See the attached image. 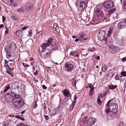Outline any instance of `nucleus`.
Masks as SVG:
<instances>
[{
	"instance_id": "1a4fd4ad",
	"label": "nucleus",
	"mask_w": 126,
	"mask_h": 126,
	"mask_svg": "<svg viewBox=\"0 0 126 126\" xmlns=\"http://www.w3.org/2000/svg\"><path fill=\"white\" fill-rule=\"evenodd\" d=\"M96 122L95 119L90 118L88 120L87 124L89 125L92 126Z\"/></svg>"
},
{
	"instance_id": "412c9836",
	"label": "nucleus",
	"mask_w": 126,
	"mask_h": 126,
	"mask_svg": "<svg viewBox=\"0 0 126 126\" xmlns=\"http://www.w3.org/2000/svg\"><path fill=\"white\" fill-rule=\"evenodd\" d=\"M107 66V65L104 64H102V71L103 72H105L106 71Z\"/></svg>"
},
{
	"instance_id": "aec40b11",
	"label": "nucleus",
	"mask_w": 126,
	"mask_h": 126,
	"mask_svg": "<svg viewBox=\"0 0 126 126\" xmlns=\"http://www.w3.org/2000/svg\"><path fill=\"white\" fill-rule=\"evenodd\" d=\"M50 45L48 44L47 43L45 44H43V45L41 46V47L44 50L47 47H49Z\"/></svg>"
},
{
	"instance_id": "7c9ffc66",
	"label": "nucleus",
	"mask_w": 126,
	"mask_h": 126,
	"mask_svg": "<svg viewBox=\"0 0 126 126\" xmlns=\"http://www.w3.org/2000/svg\"><path fill=\"white\" fill-rule=\"evenodd\" d=\"M9 89H10V85H8L6 86L4 90V93H5Z\"/></svg>"
},
{
	"instance_id": "4468645a",
	"label": "nucleus",
	"mask_w": 126,
	"mask_h": 126,
	"mask_svg": "<svg viewBox=\"0 0 126 126\" xmlns=\"http://www.w3.org/2000/svg\"><path fill=\"white\" fill-rule=\"evenodd\" d=\"M58 47V45L57 42L53 43L51 45V48L52 49H56Z\"/></svg>"
},
{
	"instance_id": "8fccbe9b",
	"label": "nucleus",
	"mask_w": 126,
	"mask_h": 126,
	"mask_svg": "<svg viewBox=\"0 0 126 126\" xmlns=\"http://www.w3.org/2000/svg\"><path fill=\"white\" fill-rule=\"evenodd\" d=\"M115 79L116 80H118L119 79L118 76V75H116L115 77Z\"/></svg>"
},
{
	"instance_id": "4d7b16f0",
	"label": "nucleus",
	"mask_w": 126,
	"mask_h": 126,
	"mask_svg": "<svg viewBox=\"0 0 126 126\" xmlns=\"http://www.w3.org/2000/svg\"><path fill=\"white\" fill-rule=\"evenodd\" d=\"M2 21L4 23L5 21V18L4 16H3L2 17Z\"/></svg>"
},
{
	"instance_id": "052dcab7",
	"label": "nucleus",
	"mask_w": 126,
	"mask_h": 126,
	"mask_svg": "<svg viewBox=\"0 0 126 126\" xmlns=\"http://www.w3.org/2000/svg\"><path fill=\"white\" fill-rule=\"evenodd\" d=\"M38 73V71L37 70H36V72L34 73V75H37Z\"/></svg>"
},
{
	"instance_id": "423d86ee",
	"label": "nucleus",
	"mask_w": 126,
	"mask_h": 126,
	"mask_svg": "<svg viewBox=\"0 0 126 126\" xmlns=\"http://www.w3.org/2000/svg\"><path fill=\"white\" fill-rule=\"evenodd\" d=\"M40 56L42 59H46L48 57V53L47 52L45 53V52L42 51L40 52Z\"/></svg>"
},
{
	"instance_id": "bb28decb",
	"label": "nucleus",
	"mask_w": 126,
	"mask_h": 126,
	"mask_svg": "<svg viewBox=\"0 0 126 126\" xmlns=\"http://www.w3.org/2000/svg\"><path fill=\"white\" fill-rule=\"evenodd\" d=\"M94 87H92L90 89L89 92V94L91 96L92 95L94 91Z\"/></svg>"
},
{
	"instance_id": "20e7f679",
	"label": "nucleus",
	"mask_w": 126,
	"mask_h": 126,
	"mask_svg": "<svg viewBox=\"0 0 126 126\" xmlns=\"http://www.w3.org/2000/svg\"><path fill=\"white\" fill-rule=\"evenodd\" d=\"M62 110V108L61 106H59L56 108L53 111L50 112V114L52 116L55 115L56 114H59L61 112Z\"/></svg>"
},
{
	"instance_id": "e2e57ef3",
	"label": "nucleus",
	"mask_w": 126,
	"mask_h": 126,
	"mask_svg": "<svg viewBox=\"0 0 126 126\" xmlns=\"http://www.w3.org/2000/svg\"><path fill=\"white\" fill-rule=\"evenodd\" d=\"M6 72V73H8V74H11V72L10 71H7V72Z\"/></svg>"
},
{
	"instance_id": "864d4df0",
	"label": "nucleus",
	"mask_w": 126,
	"mask_h": 126,
	"mask_svg": "<svg viewBox=\"0 0 126 126\" xmlns=\"http://www.w3.org/2000/svg\"><path fill=\"white\" fill-rule=\"evenodd\" d=\"M44 117L46 120H48L49 119V117H48L46 115L44 116Z\"/></svg>"
},
{
	"instance_id": "f03ea898",
	"label": "nucleus",
	"mask_w": 126,
	"mask_h": 126,
	"mask_svg": "<svg viewBox=\"0 0 126 126\" xmlns=\"http://www.w3.org/2000/svg\"><path fill=\"white\" fill-rule=\"evenodd\" d=\"M112 100L110 99L106 105V108H107L106 110V112L108 113L110 112H116L118 109V106L116 104H115L113 103H111L109 104V103Z\"/></svg>"
},
{
	"instance_id": "cd10ccee",
	"label": "nucleus",
	"mask_w": 126,
	"mask_h": 126,
	"mask_svg": "<svg viewBox=\"0 0 126 126\" xmlns=\"http://www.w3.org/2000/svg\"><path fill=\"white\" fill-rule=\"evenodd\" d=\"M101 97V96H100V95H99L98 96V98L97 99V103L100 105H101V101L99 99Z\"/></svg>"
},
{
	"instance_id": "a19ab883",
	"label": "nucleus",
	"mask_w": 126,
	"mask_h": 126,
	"mask_svg": "<svg viewBox=\"0 0 126 126\" xmlns=\"http://www.w3.org/2000/svg\"><path fill=\"white\" fill-rule=\"evenodd\" d=\"M28 27L27 26H25V27H23V28H22L21 30H22H22H26V29H27V28H28Z\"/></svg>"
},
{
	"instance_id": "79ce46f5",
	"label": "nucleus",
	"mask_w": 126,
	"mask_h": 126,
	"mask_svg": "<svg viewBox=\"0 0 126 126\" xmlns=\"http://www.w3.org/2000/svg\"><path fill=\"white\" fill-rule=\"evenodd\" d=\"M57 27V25L56 23H54L53 26V28L55 29H56Z\"/></svg>"
},
{
	"instance_id": "f3484780",
	"label": "nucleus",
	"mask_w": 126,
	"mask_h": 126,
	"mask_svg": "<svg viewBox=\"0 0 126 126\" xmlns=\"http://www.w3.org/2000/svg\"><path fill=\"white\" fill-rule=\"evenodd\" d=\"M10 85L12 88L15 89H16V86L18 85V83L17 82H15L11 83Z\"/></svg>"
},
{
	"instance_id": "0e129e2a",
	"label": "nucleus",
	"mask_w": 126,
	"mask_h": 126,
	"mask_svg": "<svg viewBox=\"0 0 126 126\" xmlns=\"http://www.w3.org/2000/svg\"><path fill=\"white\" fill-rule=\"evenodd\" d=\"M15 117H16V118H18V119H20L19 118H20V116H19V115H16V116H15Z\"/></svg>"
},
{
	"instance_id": "c756f323",
	"label": "nucleus",
	"mask_w": 126,
	"mask_h": 126,
	"mask_svg": "<svg viewBox=\"0 0 126 126\" xmlns=\"http://www.w3.org/2000/svg\"><path fill=\"white\" fill-rule=\"evenodd\" d=\"M117 87V86L114 85L112 84L110 85L109 86V87L111 90H113L114 89H115Z\"/></svg>"
},
{
	"instance_id": "6ab92c4d",
	"label": "nucleus",
	"mask_w": 126,
	"mask_h": 126,
	"mask_svg": "<svg viewBox=\"0 0 126 126\" xmlns=\"http://www.w3.org/2000/svg\"><path fill=\"white\" fill-rule=\"evenodd\" d=\"M113 28L112 27H110L108 31L107 34V36L108 37H110L111 34L113 30Z\"/></svg>"
},
{
	"instance_id": "2eb2a0df",
	"label": "nucleus",
	"mask_w": 126,
	"mask_h": 126,
	"mask_svg": "<svg viewBox=\"0 0 126 126\" xmlns=\"http://www.w3.org/2000/svg\"><path fill=\"white\" fill-rule=\"evenodd\" d=\"M70 55L71 56H72L75 57H79V54L76 52L72 51L70 52Z\"/></svg>"
},
{
	"instance_id": "72a5a7b5",
	"label": "nucleus",
	"mask_w": 126,
	"mask_h": 126,
	"mask_svg": "<svg viewBox=\"0 0 126 126\" xmlns=\"http://www.w3.org/2000/svg\"><path fill=\"white\" fill-rule=\"evenodd\" d=\"M121 78H122L123 77L126 76V72H122L121 73Z\"/></svg>"
},
{
	"instance_id": "c9c22d12",
	"label": "nucleus",
	"mask_w": 126,
	"mask_h": 126,
	"mask_svg": "<svg viewBox=\"0 0 126 126\" xmlns=\"http://www.w3.org/2000/svg\"><path fill=\"white\" fill-rule=\"evenodd\" d=\"M14 117V116L13 115H8V116L7 117V118L8 119H9L10 120H11L12 119V118H10V117L13 118Z\"/></svg>"
},
{
	"instance_id": "e433bc0d",
	"label": "nucleus",
	"mask_w": 126,
	"mask_h": 126,
	"mask_svg": "<svg viewBox=\"0 0 126 126\" xmlns=\"http://www.w3.org/2000/svg\"><path fill=\"white\" fill-rule=\"evenodd\" d=\"M93 85H92V84H88L87 86H86V87L87 88L88 87L90 89L92 87H94L93 86Z\"/></svg>"
},
{
	"instance_id": "39448f33",
	"label": "nucleus",
	"mask_w": 126,
	"mask_h": 126,
	"mask_svg": "<svg viewBox=\"0 0 126 126\" xmlns=\"http://www.w3.org/2000/svg\"><path fill=\"white\" fill-rule=\"evenodd\" d=\"M73 68V65L68 63H67L64 66V68L68 72L72 70Z\"/></svg>"
},
{
	"instance_id": "4be33fe9",
	"label": "nucleus",
	"mask_w": 126,
	"mask_h": 126,
	"mask_svg": "<svg viewBox=\"0 0 126 126\" xmlns=\"http://www.w3.org/2000/svg\"><path fill=\"white\" fill-rule=\"evenodd\" d=\"M88 120L87 118L85 117L83 118L81 122L84 124H87Z\"/></svg>"
},
{
	"instance_id": "6e6552de",
	"label": "nucleus",
	"mask_w": 126,
	"mask_h": 126,
	"mask_svg": "<svg viewBox=\"0 0 126 126\" xmlns=\"http://www.w3.org/2000/svg\"><path fill=\"white\" fill-rule=\"evenodd\" d=\"M106 34L104 30L100 31L98 34V36H99L100 39L103 40Z\"/></svg>"
},
{
	"instance_id": "9d476101",
	"label": "nucleus",
	"mask_w": 126,
	"mask_h": 126,
	"mask_svg": "<svg viewBox=\"0 0 126 126\" xmlns=\"http://www.w3.org/2000/svg\"><path fill=\"white\" fill-rule=\"evenodd\" d=\"M96 14L97 16L99 19H101L102 17L103 13L102 11L100 9H98L96 10Z\"/></svg>"
},
{
	"instance_id": "37998d69",
	"label": "nucleus",
	"mask_w": 126,
	"mask_h": 126,
	"mask_svg": "<svg viewBox=\"0 0 126 126\" xmlns=\"http://www.w3.org/2000/svg\"><path fill=\"white\" fill-rule=\"evenodd\" d=\"M8 69L10 70H13L14 69V68L13 67H10L9 66V68H7Z\"/></svg>"
},
{
	"instance_id": "338daca9",
	"label": "nucleus",
	"mask_w": 126,
	"mask_h": 126,
	"mask_svg": "<svg viewBox=\"0 0 126 126\" xmlns=\"http://www.w3.org/2000/svg\"><path fill=\"white\" fill-rule=\"evenodd\" d=\"M96 59L97 60H99L100 59V57L98 56H97L96 57Z\"/></svg>"
},
{
	"instance_id": "58836bf2",
	"label": "nucleus",
	"mask_w": 126,
	"mask_h": 126,
	"mask_svg": "<svg viewBox=\"0 0 126 126\" xmlns=\"http://www.w3.org/2000/svg\"><path fill=\"white\" fill-rule=\"evenodd\" d=\"M8 124L7 122H5L2 124V126H8Z\"/></svg>"
},
{
	"instance_id": "dca6fc26",
	"label": "nucleus",
	"mask_w": 126,
	"mask_h": 126,
	"mask_svg": "<svg viewBox=\"0 0 126 126\" xmlns=\"http://www.w3.org/2000/svg\"><path fill=\"white\" fill-rule=\"evenodd\" d=\"M6 47H5V50L6 52V57L7 58L9 59L11 57V52H9V51H7V50L6 49Z\"/></svg>"
},
{
	"instance_id": "ddd939ff",
	"label": "nucleus",
	"mask_w": 126,
	"mask_h": 126,
	"mask_svg": "<svg viewBox=\"0 0 126 126\" xmlns=\"http://www.w3.org/2000/svg\"><path fill=\"white\" fill-rule=\"evenodd\" d=\"M63 94L64 95L67 97H69L70 94L69 91L67 89H65L63 91Z\"/></svg>"
},
{
	"instance_id": "603ef678",
	"label": "nucleus",
	"mask_w": 126,
	"mask_h": 126,
	"mask_svg": "<svg viewBox=\"0 0 126 126\" xmlns=\"http://www.w3.org/2000/svg\"><path fill=\"white\" fill-rule=\"evenodd\" d=\"M4 65L7 68L9 67V66L8 64V63H5Z\"/></svg>"
},
{
	"instance_id": "2f4dec72",
	"label": "nucleus",
	"mask_w": 126,
	"mask_h": 126,
	"mask_svg": "<svg viewBox=\"0 0 126 126\" xmlns=\"http://www.w3.org/2000/svg\"><path fill=\"white\" fill-rule=\"evenodd\" d=\"M77 81L75 79H73L72 80V85L74 87H75L76 83Z\"/></svg>"
},
{
	"instance_id": "7ed1b4c3",
	"label": "nucleus",
	"mask_w": 126,
	"mask_h": 126,
	"mask_svg": "<svg viewBox=\"0 0 126 126\" xmlns=\"http://www.w3.org/2000/svg\"><path fill=\"white\" fill-rule=\"evenodd\" d=\"M113 2L111 1H107L104 4V7L107 9H110L113 7Z\"/></svg>"
},
{
	"instance_id": "a18cd8bd",
	"label": "nucleus",
	"mask_w": 126,
	"mask_h": 126,
	"mask_svg": "<svg viewBox=\"0 0 126 126\" xmlns=\"http://www.w3.org/2000/svg\"><path fill=\"white\" fill-rule=\"evenodd\" d=\"M124 23L123 24H122V26L123 28H124L126 26V23L125 22V21H124Z\"/></svg>"
},
{
	"instance_id": "4c0bfd02",
	"label": "nucleus",
	"mask_w": 126,
	"mask_h": 126,
	"mask_svg": "<svg viewBox=\"0 0 126 126\" xmlns=\"http://www.w3.org/2000/svg\"><path fill=\"white\" fill-rule=\"evenodd\" d=\"M14 1V0H9L8 2L9 4L12 5V3H13Z\"/></svg>"
},
{
	"instance_id": "c85d7f7f",
	"label": "nucleus",
	"mask_w": 126,
	"mask_h": 126,
	"mask_svg": "<svg viewBox=\"0 0 126 126\" xmlns=\"http://www.w3.org/2000/svg\"><path fill=\"white\" fill-rule=\"evenodd\" d=\"M124 23V22H121L118 25L117 27L119 29H121L122 28H123L122 25Z\"/></svg>"
},
{
	"instance_id": "5fc2aeb1",
	"label": "nucleus",
	"mask_w": 126,
	"mask_h": 126,
	"mask_svg": "<svg viewBox=\"0 0 126 126\" xmlns=\"http://www.w3.org/2000/svg\"><path fill=\"white\" fill-rule=\"evenodd\" d=\"M75 101H74L72 104V109L74 107L75 105Z\"/></svg>"
},
{
	"instance_id": "f8f14e48",
	"label": "nucleus",
	"mask_w": 126,
	"mask_h": 126,
	"mask_svg": "<svg viewBox=\"0 0 126 126\" xmlns=\"http://www.w3.org/2000/svg\"><path fill=\"white\" fill-rule=\"evenodd\" d=\"M85 34L84 32H82L80 33L78 36L79 39L81 40H85L86 38H84Z\"/></svg>"
},
{
	"instance_id": "6e6d98bb",
	"label": "nucleus",
	"mask_w": 126,
	"mask_h": 126,
	"mask_svg": "<svg viewBox=\"0 0 126 126\" xmlns=\"http://www.w3.org/2000/svg\"><path fill=\"white\" fill-rule=\"evenodd\" d=\"M37 106V103L36 102V101H35V105H34L33 106V108H35Z\"/></svg>"
},
{
	"instance_id": "09e8293b",
	"label": "nucleus",
	"mask_w": 126,
	"mask_h": 126,
	"mask_svg": "<svg viewBox=\"0 0 126 126\" xmlns=\"http://www.w3.org/2000/svg\"><path fill=\"white\" fill-rule=\"evenodd\" d=\"M11 17L12 18V19H13V20H16V18H15L14 16H11Z\"/></svg>"
},
{
	"instance_id": "f704fd0d",
	"label": "nucleus",
	"mask_w": 126,
	"mask_h": 126,
	"mask_svg": "<svg viewBox=\"0 0 126 126\" xmlns=\"http://www.w3.org/2000/svg\"><path fill=\"white\" fill-rule=\"evenodd\" d=\"M11 48L13 49H15L16 47V45L15 43H12L11 44Z\"/></svg>"
},
{
	"instance_id": "a211bd4d",
	"label": "nucleus",
	"mask_w": 126,
	"mask_h": 126,
	"mask_svg": "<svg viewBox=\"0 0 126 126\" xmlns=\"http://www.w3.org/2000/svg\"><path fill=\"white\" fill-rule=\"evenodd\" d=\"M16 35L19 37H21L22 35V30L20 29L16 32Z\"/></svg>"
},
{
	"instance_id": "0eeeda50",
	"label": "nucleus",
	"mask_w": 126,
	"mask_h": 126,
	"mask_svg": "<svg viewBox=\"0 0 126 126\" xmlns=\"http://www.w3.org/2000/svg\"><path fill=\"white\" fill-rule=\"evenodd\" d=\"M26 5L27 6V10L28 11H31L33 9V4L32 3H27L26 4Z\"/></svg>"
},
{
	"instance_id": "de8ad7c7",
	"label": "nucleus",
	"mask_w": 126,
	"mask_h": 126,
	"mask_svg": "<svg viewBox=\"0 0 126 126\" xmlns=\"http://www.w3.org/2000/svg\"><path fill=\"white\" fill-rule=\"evenodd\" d=\"M122 61L123 62H125L126 61V57L123 58L122 59Z\"/></svg>"
},
{
	"instance_id": "69168bd1",
	"label": "nucleus",
	"mask_w": 126,
	"mask_h": 126,
	"mask_svg": "<svg viewBox=\"0 0 126 126\" xmlns=\"http://www.w3.org/2000/svg\"><path fill=\"white\" fill-rule=\"evenodd\" d=\"M22 126H28L27 125H24V124H21Z\"/></svg>"
},
{
	"instance_id": "49530a36",
	"label": "nucleus",
	"mask_w": 126,
	"mask_h": 126,
	"mask_svg": "<svg viewBox=\"0 0 126 126\" xmlns=\"http://www.w3.org/2000/svg\"><path fill=\"white\" fill-rule=\"evenodd\" d=\"M16 0H14V2H13V3H12V5L13 6H15L16 5Z\"/></svg>"
},
{
	"instance_id": "a878e982",
	"label": "nucleus",
	"mask_w": 126,
	"mask_h": 126,
	"mask_svg": "<svg viewBox=\"0 0 126 126\" xmlns=\"http://www.w3.org/2000/svg\"><path fill=\"white\" fill-rule=\"evenodd\" d=\"M115 11V9L113 8L112 9H111L108 12V14L109 16H110L111 14L112 13H114Z\"/></svg>"
},
{
	"instance_id": "c03bdc74",
	"label": "nucleus",
	"mask_w": 126,
	"mask_h": 126,
	"mask_svg": "<svg viewBox=\"0 0 126 126\" xmlns=\"http://www.w3.org/2000/svg\"><path fill=\"white\" fill-rule=\"evenodd\" d=\"M23 66L25 67H27L29 66V65H28V64L24 63H23Z\"/></svg>"
},
{
	"instance_id": "680f3d73",
	"label": "nucleus",
	"mask_w": 126,
	"mask_h": 126,
	"mask_svg": "<svg viewBox=\"0 0 126 126\" xmlns=\"http://www.w3.org/2000/svg\"><path fill=\"white\" fill-rule=\"evenodd\" d=\"M19 118V119L22 120V121H24L25 120V119L23 118L20 117Z\"/></svg>"
},
{
	"instance_id": "b1692460",
	"label": "nucleus",
	"mask_w": 126,
	"mask_h": 126,
	"mask_svg": "<svg viewBox=\"0 0 126 126\" xmlns=\"http://www.w3.org/2000/svg\"><path fill=\"white\" fill-rule=\"evenodd\" d=\"M99 19V18L96 15L94 17L93 19V20L94 22H95L96 21H98Z\"/></svg>"
},
{
	"instance_id": "13d9d810",
	"label": "nucleus",
	"mask_w": 126,
	"mask_h": 126,
	"mask_svg": "<svg viewBox=\"0 0 126 126\" xmlns=\"http://www.w3.org/2000/svg\"><path fill=\"white\" fill-rule=\"evenodd\" d=\"M42 87L43 89H46L47 88V87L44 85H42Z\"/></svg>"
},
{
	"instance_id": "bf43d9fd",
	"label": "nucleus",
	"mask_w": 126,
	"mask_h": 126,
	"mask_svg": "<svg viewBox=\"0 0 126 126\" xmlns=\"http://www.w3.org/2000/svg\"><path fill=\"white\" fill-rule=\"evenodd\" d=\"M77 99V96L76 95H75L74 96V101H75Z\"/></svg>"
},
{
	"instance_id": "473e14b6",
	"label": "nucleus",
	"mask_w": 126,
	"mask_h": 126,
	"mask_svg": "<svg viewBox=\"0 0 126 126\" xmlns=\"http://www.w3.org/2000/svg\"><path fill=\"white\" fill-rule=\"evenodd\" d=\"M23 86L22 85H18L16 86V89H17L18 91H20L22 89V87Z\"/></svg>"
},
{
	"instance_id": "774afa93",
	"label": "nucleus",
	"mask_w": 126,
	"mask_h": 126,
	"mask_svg": "<svg viewBox=\"0 0 126 126\" xmlns=\"http://www.w3.org/2000/svg\"><path fill=\"white\" fill-rule=\"evenodd\" d=\"M4 25L3 24L0 25V28H1L2 27H3Z\"/></svg>"
},
{
	"instance_id": "9b49d317",
	"label": "nucleus",
	"mask_w": 126,
	"mask_h": 126,
	"mask_svg": "<svg viewBox=\"0 0 126 126\" xmlns=\"http://www.w3.org/2000/svg\"><path fill=\"white\" fill-rule=\"evenodd\" d=\"M85 3L83 1L80 3L79 5V7L78 9L80 11H82L85 7Z\"/></svg>"
},
{
	"instance_id": "393cba45",
	"label": "nucleus",
	"mask_w": 126,
	"mask_h": 126,
	"mask_svg": "<svg viewBox=\"0 0 126 126\" xmlns=\"http://www.w3.org/2000/svg\"><path fill=\"white\" fill-rule=\"evenodd\" d=\"M25 9L23 8H20L18 9L17 10L19 13H23L24 12Z\"/></svg>"
},
{
	"instance_id": "3c124183",
	"label": "nucleus",
	"mask_w": 126,
	"mask_h": 126,
	"mask_svg": "<svg viewBox=\"0 0 126 126\" xmlns=\"http://www.w3.org/2000/svg\"><path fill=\"white\" fill-rule=\"evenodd\" d=\"M124 123L122 122L120 123V124L118 126H123Z\"/></svg>"
},
{
	"instance_id": "5701e85b",
	"label": "nucleus",
	"mask_w": 126,
	"mask_h": 126,
	"mask_svg": "<svg viewBox=\"0 0 126 126\" xmlns=\"http://www.w3.org/2000/svg\"><path fill=\"white\" fill-rule=\"evenodd\" d=\"M53 39L51 38H50L47 40V43L50 45L53 42Z\"/></svg>"
},
{
	"instance_id": "f257e3e1",
	"label": "nucleus",
	"mask_w": 126,
	"mask_h": 126,
	"mask_svg": "<svg viewBox=\"0 0 126 126\" xmlns=\"http://www.w3.org/2000/svg\"><path fill=\"white\" fill-rule=\"evenodd\" d=\"M11 95L13 98V104L15 107L19 108L24 105L23 101L20 97V95L16 94L14 92H11Z\"/></svg>"
},
{
	"instance_id": "ea45409f",
	"label": "nucleus",
	"mask_w": 126,
	"mask_h": 126,
	"mask_svg": "<svg viewBox=\"0 0 126 126\" xmlns=\"http://www.w3.org/2000/svg\"><path fill=\"white\" fill-rule=\"evenodd\" d=\"M32 31L31 30L29 32V36H31L32 35Z\"/></svg>"
}]
</instances>
